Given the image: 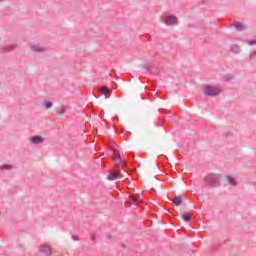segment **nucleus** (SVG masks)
<instances>
[{"label":"nucleus","mask_w":256,"mask_h":256,"mask_svg":"<svg viewBox=\"0 0 256 256\" xmlns=\"http://www.w3.org/2000/svg\"><path fill=\"white\" fill-rule=\"evenodd\" d=\"M2 169L4 171H7V169H13V166L11 164H4L2 165Z\"/></svg>","instance_id":"12"},{"label":"nucleus","mask_w":256,"mask_h":256,"mask_svg":"<svg viewBox=\"0 0 256 256\" xmlns=\"http://www.w3.org/2000/svg\"><path fill=\"white\" fill-rule=\"evenodd\" d=\"M31 143H34V144L43 143V137L34 136V137L31 138Z\"/></svg>","instance_id":"9"},{"label":"nucleus","mask_w":256,"mask_h":256,"mask_svg":"<svg viewBox=\"0 0 256 256\" xmlns=\"http://www.w3.org/2000/svg\"><path fill=\"white\" fill-rule=\"evenodd\" d=\"M40 253H44V255H53V251L51 250V247L46 244H42L39 248Z\"/></svg>","instance_id":"3"},{"label":"nucleus","mask_w":256,"mask_h":256,"mask_svg":"<svg viewBox=\"0 0 256 256\" xmlns=\"http://www.w3.org/2000/svg\"><path fill=\"white\" fill-rule=\"evenodd\" d=\"M181 203H183V197L182 196H176L174 198V201H173L172 205H174L175 207H179V205H181Z\"/></svg>","instance_id":"7"},{"label":"nucleus","mask_w":256,"mask_h":256,"mask_svg":"<svg viewBox=\"0 0 256 256\" xmlns=\"http://www.w3.org/2000/svg\"><path fill=\"white\" fill-rule=\"evenodd\" d=\"M226 181H227L228 185H236L237 184V182L235 181V178H233L231 176H227Z\"/></svg>","instance_id":"10"},{"label":"nucleus","mask_w":256,"mask_h":256,"mask_svg":"<svg viewBox=\"0 0 256 256\" xmlns=\"http://www.w3.org/2000/svg\"><path fill=\"white\" fill-rule=\"evenodd\" d=\"M44 107H45V109H51V107H53V103H51V102H45V103H44Z\"/></svg>","instance_id":"14"},{"label":"nucleus","mask_w":256,"mask_h":256,"mask_svg":"<svg viewBox=\"0 0 256 256\" xmlns=\"http://www.w3.org/2000/svg\"><path fill=\"white\" fill-rule=\"evenodd\" d=\"M177 24V18L175 16H168L166 18V25H176Z\"/></svg>","instance_id":"4"},{"label":"nucleus","mask_w":256,"mask_h":256,"mask_svg":"<svg viewBox=\"0 0 256 256\" xmlns=\"http://www.w3.org/2000/svg\"><path fill=\"white\" fill-rule=\"evenodd\" d=\"M125 175H123L121 172L114 171L108 174L107 179L108 181H116V179H123Z\"/></svg>","instance_id":"2"},{"label":"nucleus","mask_w":256,"mask_h":256,"mask_svg":"<svg viewBox=\"0 0 256 256\" xmlns=\"http://www.w3.org/2000/svg\"><path fill=\"white\" fill-rule=\"evenodd\" d=\"M234 27H236V29H243V24L241 22H236L234 23Z\"/></svg>","instance_id":"13"},{"label":"nucleus","mask_w":256,"mask_h":256,"mask_svg":"<svg viewBox=\"0 0 256 256\" xmlns=\"http://www.w3.org/2000/svg\"><path fill=\"white\" fill-rule=\"evenodd\" d=\"M100 92L102 93V95H107V93H109L110 91L109 88L104 86L100 89Z\"/></svg>","instance_id":"11"},{"label":"nucleus","mask_w":256,"mask_h":256,"mask_svg":"<svg viewBox=\"0 0 256 256\" xmlns=\"http://www.w3.org/2000/svg\"><path fill=\"white\" fill-rule=\"evenodd\" d=\"M141 201V197L139 196H129L128 202L133 205L135 203H139Z\"/></svg>","instance_id":"6"},{"label":"nucleus","mask_w":256,"mask_h":256,"mask_svg":"<svg viewBox=\"0 0 256 256\" xmlns=\"http://www.w3.org/2000/svg\"><path fill=\"white\" fill-rule=\"evenodd\" d=\"M219 93H221V90H219V88L215 87V86H207L204 89V95H208L210 97H213L215 95H219Z\"/></svg>","instance_id":"1"},{"label":"nucleus","mask_w":256,"mask_h":256,"mask_svg":"<svg viewBox=\"0 0 256 256\" xmlns=\"http://www.w3.org/2000/svg\"><path fill=\"white\" fill-rule=\"evenodd\" d=\"M154 169H157V163L153 162Z\"/></svg>","instance_id":"17"},{"label":"nucleus","mask_w":256,"mask_h":256,"mask_svg":"<svg viewBox=\"0 0 256 256\" xmlns=\"http://www.w3.org/2000/svg\"><path fill=\"white\" fill-rule=\"evenodd\" d=\"M35 51H37L38 53H41L43 51V48L39 47V46H35L34 47Z\"/></svg>","instance_id":"15"},{"label":"nucleus","mask_w":256,"mask_h":256,"mask_svg":"<svg viewBox=\"0 0 256 256\" xmlns=\"http://www.w3.org/2000/svg\"><path fill=\"white\" fill-rule=\"evenodd\" d=\"M248 45L250 46L256 45V40L248 41Z\"/></svg>","instance_id":"16"},{"label":"nucleus","mask_w":256,"mask_h":256,"mask_svg":"<svg viewBox=\"0 0 256 256\" xmlns=\"http://www.w3.org/2000/svg\"><path fill=\"white\" fill-rule=\"evenodd\" d=\"M193 218V214L187 212L181 215V219H183V221L189 222L191 221V219Z\"/></svg>","instance_id":"8"},{"label":"nucleus","mask_w":256,"mask_h":256,"mask_svg":"<svg viewBox=\"0 0 256 256\" xmlns=\"http://www.w3.org/2000/svg\"><path fill=\"white\" fill-rule=\"evenodd\" d=\"M114 163L115 165H119L121 163V154H119V151L114 150Z\"/></svg>","instance_id":"5"}]
</instances>
